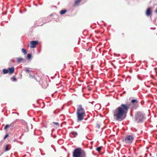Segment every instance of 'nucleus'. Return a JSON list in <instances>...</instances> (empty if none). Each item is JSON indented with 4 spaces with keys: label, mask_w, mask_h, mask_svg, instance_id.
I'll return each instance as SVG.
<instances>
[{
    "label": "nucleus",
    "mask_w": 157,
    "mask_h": 157,
    "mask_svg": "<svg viewBox=\"0 0 157 157\" xmlns=\"http://www.w3.org/2000/svg\"><path fill=\"white\" fill-rule=\"evenodd\" d=\"M131 103L132 104L128 103L122 104L116 109L113 111V116L115 120L120 121L123 120L126 117L128 109L131 106L132 109H136L138 107V102L136 100L132 99Z\"/></svg>",
    "instance_id": "nucleus-1"
},
{
    "label": "nucleus",
    "mask_w": 157,
    "mask_h": 157,
    "mask_svg": "<svg viewBox=\"0 0 157 157\" xmlns=\"http://www.w3.org/2000/svg\"><path fill=\"white\" fill-rule=\"evenodd\" d=\"M85 114V109L83 108L82 105L81 104L78 105L77 106L76 111L77 121L79 122L82 121Z\"/></svg>",
    "instance_id": "nucleus-2"
},
{
    "label": "nucleus",
    "mask_w": 157,
    "mask_h": 157,
    "mask_svg": "<svg viewBox=\"0 0 157 157\" xmlns=\"http://www.w3.org/2000/svg\"><path fill=\"white\" fill-rule=\"evenodd\" d=\"M73 157H86V154L81 148H77L73 152Z\"/></svg>",
    "instance_id": "nucleus-3"
},
{
    "label": "nucleus",
    "mask_w": 157,
    "mask_h": 157,
    "mask_svg": "<svg viewBox=\"0 0 157 157\" xmlns=\"http://www.w3.org/2000/svg\"><path fill=\"white\" fill-rule=\"evenodd\" d=\"M145 114L139 112L136 115V118L137 123H139L143 120L144 118Z\"/></svg>",
    "instance_id": "nucleus-4"
},
{
    "label": "nucleus",
    "mask_w": 157,
    "mask_h": 157,
    "mask_svg": "<svg viewBox=\"0 0 157 157\" xmlns=\"http://www.w3.org/2000/svg\"><path fill=\"white\" fill-rule=\"evenodd\" d=\"M133 140V137L132 135L127 136L125 139L124 141L125 143H131Z\"/></svg>",
    "instance_id": "nucleus-5"
},
{
    "label": "nucleus",
    "mask_w": 157,
    "mask_h": 157,
    "mask_svg": "<svg viewBox=\"0 0 157 157\" xmlns=\"http://www.w3.org/2000/svg\"><path fill=\"white\" fill-rule=\"evenodd\" d=\"M38 44V42L36 41H32L30 42V47L31 48H35L36 45Z\"/></svg>",
    "instance_id": "nucleus-6"
},
{
    "label": "nucleus",
    "mask_w": 157,
    "mask_h": 157,
    "mask_svg": "<svg viewBox=\"0 0 157 157\" xmlns=\"http://www.w3.org/2000/svg\"><path fill=\"white\" fill-rule=\"evenodd\" d=\"M8 73L10 75L12 74L14 72L15 69L13 67H9L8 68Z\"/></svg>",
    "instance_id": "nucleus-7"
},
{
    "label": "nucleus",
    "mask_w": 157,
    "mask_h": 157,
    "mask_svg": "<svg viewBox=\"0 0 157 157\" xmlns=\"http://www.w3.org/2000/svg\"><path fill=\"white\" fill-rule=\"evenodd\" d=\"M152 11L151 10L150 8H148L146 10V15L147 16L151 15V14Z\"/></svg>",
    "instance_id": "nucleus-8"
},
{
    "label": "nucleus",
    "mask_w": 157,
    "mask_h": 157,
    "mask_svg": "<svg viewBox=\"0 0 157 157\" xmlns=\"http://www.w3.org/2000/svg\"><path fill=\"white\" fill-rule=\"evenodd\" d=\"M81 0H76L75 1L74 4V6H78L79 4L81 2Z\"/></svg>",
    "instance_id": "nucleus-9"
},
{
    "label": "nucleus",
    "mask_w": 157,
    "mask_h": 157,
    "mask_svg": "<svg viewBox=\"0 0 157 157\" xmlns=\"http://www.w3.org/2000/svg\"><path fill=\"white\" fill-rule=\"evenodd\" d=\"M9 145H7V144L5 146V147H4L3 148H4V150L5 151H7L9 150Z\"/></svg>",
    "instance_id": "nucleus-10"
},
{
    "label": "nucleus",
    "mask_w": 157,
    "mask_h": 157,
    "mask_svg": "<svg viewBox=\"0 0 157 157\" xmlns=\"http://www.w3.org/2000/svg\"><path fill=\"white\" fill-rule=\"evenodd\" d=\"M17 62L18 63H20L23 60V59L21 58H17Z\"/></svg>",
    "instance_id": "nucleus-11"
},
{
    "label": "nucleus",
    "mask_w": 157,
    "mask_h": 157,
    "mask_svg": "<svg viewBox=\"0 0 157 157\" xmlns=\"http://www.w3.org/2000/svg\"><path fill=\"white\" fill-rule=\"evenodd\" d=\"M12 125V124H6L4 128V130H7V129L9 127L11 126Z\"/></svg>",
    "instance_id": "nucleus-12"
},
{
    "label": "nucleus",
    "mask_w": 157,
    "mask_h": 157,
    "mask_svg": "<svg viewBox=\"0 0 157 157\" xmlns=\"http://www.w3.org/2000/svg\"><path fill=\"white\" fill-rule=\"evenodd\" d=\"M53 123L55 125L56 127L57 128L59 126V123L55 122H53Z\"/></svg>",
    "instance_id": "nucleus-13"
},
{
    "label": "nucleus",
    "mask_w": 157,
    "mask_h": 157,
    "mask_svg": "<svg viewBox=\"0 0 157 157\" xmlns=\"http://www.w3.org/2000/svg\"><path fill=\"white\" fill-rule=\"evenodd\" d=\"M67 12V10H63L61 11L60 12V13L61 15H63L65 13Z\"/></svg>",
    "instance_id": "nucleus-14"
},
{
    "label": "nucleus",
    "mask_w": 157,
    "mask_h": 157,
    "mask_svg": "<svg viewBox=\"0 0 157 157\" xmlns=\"http://www.w3.org/2000/svg\"><path fill=\"white\" fill-rule=\"evenodd\" d=\"M8 69H3L2 71L4 74H6L8 73Z\"/></svg>",
    "instance_id": "nucleus-15"
},
{
    "label": "nucleus",
    "mask_w": 157,
    "mask_h": 157,
    "mask_svg": "<svg viewBox=\"0 0 157 157\" xmlns=\"http://www.w3.org/2000/svg\"><path fill=\"white\" fill-rule=\"evenodd\" d=\"M71 133H72V134L74 135L75 137L78 136L77 132H75L73 131Z\"/></svg>",
    "instance_id": "nucleus-16"
},
{
    "label": "nucleus",
    "mask_w": 157,
    "mask_h": 157,
    "mask_svg": "<svg viewBox=\"0 0 157 157\" xmlns=\"http://www.w3.org/2000/svg\"><path fill=\"white\" fill-rule=\"evenodd\" d=\"M125 36V35L124 33H121L120 35V37L121 38H123Z\"/></svg>",
    "instance_id": "nucleus-17"
},
{
    "label": "nucleus",
    "mask_w": 157,
    "mask_h": 157,
    "mask_svg": "<svg viewBox=\"0 0 157 157\" xmlns=\"http://www.w3.org/2000/svg\"><path fill=\"white\" fill-rule=\"evenodd\" d=\"M21 51L25 55L27 54V52L26 49L24 48H22L21 50Z\"/></svg>",
    "instance_id": "nucleus-18"
},
{
    "label": "nucleus",
    "mask_w": 157,
    "mask_h": 157,
    "mask_svg": "<svg viewBox=\"0 0 157 157\" xmlns=\"http://www.w3.org/2000/svg\"><path fill=\"white\" fill-rule=\"evenodd\" d=\"M29 77L30 78H33L34 77V73H31L30 74Z\"/></svg>",
    "instance_id": "nucleus-19"
},
{
    "label": "nucleus",
    "mask_w": 157,
    "mask_h": 157,
    "mask_svg": "<svg viewBox=\"0 0 157 157\" xmlns=\"http://www.w3.org/2000/svg\"><path fill=\"white\" fill-rule=\"evenodd\" d=\"M101 149V147H98L96 148V150L99 152L100 151Z\"/></svg>",
    "instance_id": "nucleus-20"
},
{
    "label": "nucleus",
    "mask_w": 157,
    "mask_h": 157,
    "mask_svg": "<svg viewBox=\"0 0 157 157\" xmlns=\"http://www.w3.org/2000/svg\"><path fill=\"white\" fill-rule=\"evenodd\" d=\"M31 57V55L30 54H27V58L28 59H30Z\"/></svg>",
    "instance_id": "nucleus-21"
},
{
    "label": "nucleus",
    "mask_w": 157,
    "mask_h": 157,
    "mask_svg": "<svg viewBox=\"0 0 157 157\" xmlns=\"http://www.w3.org/2000/svg\"><path fill=\"white\" fill-rule=\"evenodd\" d=\"M25 71L26 72V73H29L30 71L29 69H28V68H26L25 70Z\"/></svg>",
    "instance_id": "nucleus-22"
},
{
    "label": "nucleus",
    "mask_w": 157,
    "mask_h": 157,
    "mask_svg": "<svg viewBox=\"0 0 157 157\" xmlns=\"http://www.w3.org/2000/svg\"><path fill=\"white\" fill-rule=\"evenodd\" d=\"M11 79H12V80H13L14 81H16V80H17V79H16V78H15V77H12L11 78Z\"/></svg>",
    "instance_id": "nucleus-23"
},
{
    "label": "nucleus",
    "mask_w": 157,
    "mask_h": 157,
    "mask_svg": "<svg viewBox=\"0 0 157 157\" xmlns=\"http://www.w3.org/2000/svg\"><path fill=\"white\" fill-rule=\"evenodd\" d=\"M96 127L99 128H100V124L97 123L96 124Z\"/></svg>",
    "instance_id": "nucleus-24"
},
{
    "label": "nucleus",
    "mask_w": 157,
    "mask_h": 157,
    "mask_svg": "<svg viewBox=\"0 0 157 157\" xmlns=\"http://www.w3.org/2000/svg\"><path fill=\"white\" fill-rule=\"evenodd\" d=\"M8 136H9L8 134L6 135L4 138V139L5 140Z\"/></svg>",
    "instance_id": "nucleus-25"
},
{
    "label": "nucleus",
    "mask_w": 157,
    "mask_h": 157,
    "mask_svg": "<svg viewBox=\"0 0 157 157\" xmlns=\"http://www.w3.org/2000/svg\"><path fill=\"white\" fill-rule=\"evenodd\" d=\"M89 50V48H87V49H86V50L87 51H88Z\"/></svg>",
    "instance_id": "nucleus-26"
}]
</instances>
